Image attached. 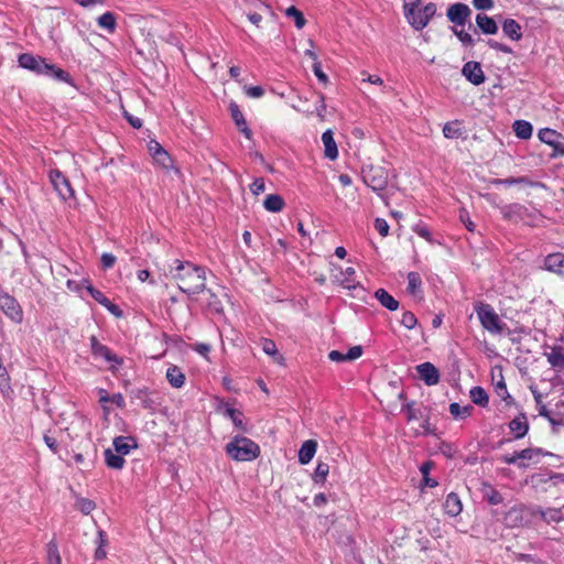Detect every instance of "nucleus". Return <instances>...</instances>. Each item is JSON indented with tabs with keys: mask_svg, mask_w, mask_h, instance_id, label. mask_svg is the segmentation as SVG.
<instances>
[{
	"mask_svg": "<svg viewBox=\"0 0 564 564\" xmlns=\"http://www.w3.org/2000/svg\"><path fill=\"white\" fill-rule=\"evenodd\" d=\"M250 191L254 195H260L265 191V183L264 180L259 177L253 181V183L250 185Z\"/></svg>",
	"mask_w": 564,
	"mask_h": 564,
	"instance_id": "nucleus-63",
	"label": "nucleus"
},
{
	"mask_svg": "<svg viewBox=\"0 0 564 564\" xmlns=\"http://www.w3.org/2000/svg\"><path fill=\"white\" fill-rule=\"evenodd\" d=\"M544 267L547 271L558 274L564 273V253L557 252L549 254L544 260Z\"/></svg>",
	"mask_w": 564,
	"mask_h": 564,
	"instance_id": "nucleus-20",
	"label": "nucleus"
},
{
	"mask_svg": "<svg viewBox=\"0 0 564 564\" xmlns=\"http://www.w3.org/2000/svg\"><path fill=\"white\" fill-rule=\"evenodd\" d=\"M509 430L514 438H522L529 431L528 419L524 414H519L509 423Z\"/></svg>",
	"mask_w": 564,
	"mask_h": 564,
	"instance_id": "nucleus-17",
	"label": "nucleus"
},
{
	"mask_svg": "<svg viewBox=\"0 0 564 564\" xmlns=\"http://www.w3.org/2000/svg\"><path fill=\"white\" fill-rule=\"evenodd\" d=\"M401 324L408 329H413L417 324V318L412 312H404L401 318Z\"/></svg>",
	"mask_w": 564,
	"mask_h": 564,
	"instance_id": "nucleus-57",
	"label": "nucleus"
},
{
	"mask_svg": "<svg viewBox=\"0 0 564 564\" xmlns=\"http://www.w3.org/2000/svg\"><path fill=\"white\" fill-rule=\"evenodd\" d=\"M97 23L99 28L113 33L117 26L116 15L110 11L105 12L97 19Z\"/></svg>",
	"mask_w": 564,
	"mask_h": 564,
	"instance_id": "nucleus-34",
	"label": "nucleus"
},
{
	"mask_svg": "<svg viewBox=\"0 0 564 564\" xmlns=\"http://www.w3.org/2000/svg\"><path fill=\"white\" fill-rule=\"evenodd\" d=\"M463 76L473 85L479 86L485 83V73L478 62H467L462 68Z\"/></svg>",
	"mask_w": 564,
	"mask_h": 564,
	"instance_id": "nucleus-13",
	"label": "nucleus"
},
{
	"mask_svg": "<svg viewBox=\"0 0 564 564\" xmlns=\"http://www.w3.org/2000/svg\"><path fill=\"white\" fill-rule=\"evenodd\" d=\"M513 131L518 138L527 140L531 138L533 128L532 124L525 120H517L513 123Z\"/></svg>",
	"mask_w": 564,
	"mask_h": 564,
	"instance_id": "nucleus-33",
	"label": "nucleus"
},
{
	"mask_svg": "<svg viewBox=\"0 0 564 564\" xmlns=\"http://www.w3.org/2000/svg\"><path fill=\"white\" fill-rule=\"evenodd\" d=\"M169 272L171 278L177 282L178 289L183 293L196 295L206 288V271L204 267L189 261L174 260Z\"/></svg>",
	"mask_w": 564,
	"mask_h": 564,
	"instance_id": "nucleus-1",
	"label": "nucleus"
},
{
	"mask_svg": "<svg viewBox=\"0 0 564 564\" xmlns=\"http://www.w3.org/2000/svg\"><path fill=\"white\" fill-rule=\"evenodd\" d=\"M471 14L470 8L462 2L453 3L446 11L447 19L456 26H464Z\"/></svg>",
	"mask_w": 564,
	"mask_h": 564,
	"instance_id": "nucleus-9",
	"label": "nucleus"
},
{
	"mask_svg": "<svg viewBox=\"0 0 564 564\" xmlns=\"http://www.w3.org/2000/svg\"><path fill=\"white\" fill-rule=\"evenodd\" d=\"M18 62L22 68L29 69L37 75H45L52 70L51 64L47 63L45 58L30 53L19 55Z\"/></svg>",
	"mask_w": 564,
	"mask_h": 564,
	"instance_id": "nucleus-8",
	"label": "nucleus"
},
{
	"mask_svg": "<svg viewBox=\"0 0 564 564\" xmlns=\"http://www.w3.org/2000/svg\"><path fill=\"white\" fill-rule=\"evenodd\" d=\"M495 391L496 393L502 399V400H507L508 398H510V394L508 393V390H507V386H506V382L503 380V378H501L495 386Z\"/></svg>",
	"mask_w": 564,
	"mask_h": 564,
	"instance_id": "nucleus-62",
	"label": "nucleus"
},
{
	"mask_svg": "<svg viewBox=\"0 0 564 564\" xmlns=\"http://www.w3.org/2000/svg\"><path fill=\"white\" fill-rule=\"evenodd\" d=\"M262 350L267 355L274 357L278 361L283 360L282 356L279 355L275 343L271 339L265 338L262 340Z\"/></svg>",
	"mask_w": 564,
	"mask_h": 564,
	"instance_id": "nucleus-47",
	"label": "nucleus"
},
{
	"mask_svg": "<svg viewBox=\"0 0 564 564\" xmlns=\"http://www.w3.org/2000/svg\"><path fill=\"white\" fill-rule=\"evenodd\" d=\"M97 542H98V547L95 552V558L102 560L106 557V551H105L104 546L107 544V535L104 531L98 532Z\"/></svg>",
	"mask_w": 564,
	"mask_h": 564,
	"instance_id": "nucleus-50",
	"label": "nucleus"
},
{
	"mask_svg": "<svg viewBox=\"0 0 564 564\" xmlns=\"http://www.w3.org/2000/svg\"><path fill=\"white\" fill-rule=\"evenodd\" d=\"M469 397L471 401L479 406L486 408L488 405V394L481 387H473L469 391Z\"/></svg>",
	"mask_w": 564,
	"mask_h": 564,
	"instance_id": "nucleus-35",
	"label": "nucleus"
},
{
	"mask_svg": "<svg viewBox=\"0 0 564 564\" xmlns=\"http://www.w3.org/2000/svg\"><path fill=\"white\" fill-rule=\"evenodd\" d=\"M452 31L458 37V40L463 43V45L474 46L475 41L469 33L465 32L464 30H458L457 28H452Z\"/></svg>",
	"mask_w": 564,
	"mask_h": 564,
	"instance_id": "nucleus-52",
	"label": "nucleus"
},
{
	"mask_svg": "<svg viewBox=\"0 0 564 564\" xmlns=\"http://www.w3.org/2000/svg\"><path fill=\"white\" fill-rule=\"evenodd\" d=\"M522 508L513 507L511 508L505 518V521L510 527H518L522 523Z\"/></svg>",
	"mask_w": 564,
	"mask_h": 564,
	"instance_id": "nucleus-42",
	"label": "nucleus"
},
{
	"mask_svg": "<svg viewBox=\"0 0 564 564\" xmlns=\"http://www.w3.org/2000/svg\"><path fill=\"white\" fill-rule=\"evenodd\" d=\"M226 454L237 462H250L260 455L259 445L245 436H235L225 447Z\"/></svg>",
	"mask_w": 564,
	"mask_h": 564,
	"instance_id": "nucleus-2",
	"label": "nucleus"
},
{
	"mask_svg": "<svg viewBox=\"0 0 564 564\" xmlns=\"http://www.w3.org/2000/svg\"><path fill=\"white\" fill-rule=\"evenodd\" d=\"M46 552H47V562L48 561H59L61 560V555H59V551H58V546H57V543L52 540L47 543L46 545Z\"/></svg>",
	"mask_w": 564,
	"mask_h": 564,
	"instance_id": "nucleus-54",
	"label": "nucleus"
},
{
	"mask_svg": "<svg viewBox=\"0 0 564 564\" xmlns=\"http://www.w3.org/2000/svg\"><path fill=\"white\" fill-rule=\"evenodd\" d=\"M0 392L3 398H11L13 390L10 384V377L8 373H0Z\"/></svg>",
	"mask_w": 564,
	"mask_h": 564,
	"instance_id": "nucleus-48",
	"label": "nucleus"
},
{
	"mask_svg": "<svg viewBox=\"0 0 564 564\" xmlns=\"http://www.w3.org/2000/svg\"><path fill=\"white\" fill-rule=\"evenodd\" d=\"M322 141L325 147V156L332 161L336 160L338 156V149L332 130H326L323 132Z\"/></svg>",
	"mask_w": 564,
	"mask_h": 564,
	"instance_id": "nucleus-24",
	"label": "nucleus"
},
{
	"mask_svg": "<svg viewBox=\"0 0 564 564\" xmlns=\"http://www.w3.org/2000/svg\"><path fill=\"white\" fill-rule=\"evenodd\" d=\"M420 379L426 386H435L440 382V371L430 361L422 362L415 367Z\"/></svg>",
	"mask_w": 564,
	"mask_h": 564,
	"instance_id": "nucleus-14",
	"label": "nucleus"
},
{
	"mask_svg": "<svg viewBox=\"0 0 564 564\" xmlns=\"http://www.w3.org/2000/svg\"><path fill=\"white\" fill-rule=\"evenodd\" d=\"M112 445L115 452L123 456L138 446L135 438L132 436H117L113 438Z\"/></svg>",
	"mask_w": 564,
	"mask_h": 564,
	"instance_id": "nucleus-18",
	"label": "nucleus"
},
{
	"mask_svg": "<svg viewBox=\"0 0 564 564\" xmlns=\"http://www.w3.org/2000/svg\"><path fill=\"white\" fill-rule=\"evenodd\" d=\"M503 34L512 41L522 39V28L514 19H506L502 23Z\"/></svg>",
	"mask_w": 564,
	"mask_h": 564,
	"instance_id": "nucleus-22",
	"label": "nucleus"
},
{
	"mask_svg": "<svg viewBox=\"0 0 564 564\" xmlns=\"http://www.w3.org/2000/svg\"><path fill=\"white\" fill-rule=\"evenodd\" d=\"M532 516H540L541 519L546 523H558L564 520V514L560 508H546L534 507L532 509Z\"/></svg>",
	"mask_w": 564,
	"mask_h": 564,
	"instance_id": "nucleus-16",
	"label": "nucleus"
},
{
	"mask_svg": "<svg viewBox=\"0 0 564 564\" xmlns=\"http://www.w3.org/2000/svg\"><path fill=\"white\" fill-rule=\"evenodd\" d=\"M473 410H474L473 405L462 406L457 402H453L449 404V413L456 420H463V419L468 417L471 414Z\"/></svg>",
	"mask_w": 564,
	"mask_h": 564,
	"instance_id": "nucleus-37",
	"label": "nucleus"
},
{
	"mask_svg": "<svg viewBox=\"0 0 564 564\" xmlns=\"http://www.w3.org/2000/svg\"><path fill=\"white\" fill-rule=\"evenodd\" d=\"M484 498L489 505L497 506L503 501L501 494L490 485H484Z\"/></svg>",
	"mask_w": 564,
	"mask_h": 564,
	"instance_id": "nucleus-40",
	"label": "nucleus"
},
{
	"mask_svg": "<svg viewBox=\"0 0 564 564\" xmlns=\"http://www.w3.org/2000/svg\"><path fill=\"white\" fill-rule=\"evenodd\" d=\"M285 14L286 17L292 18L294 20V24L297 29L304 28L306 20L303 13L297 8H295L294 6L289 7L285 10Z\"/></svg>",
	"mask_w": 564,
	"mask_h": 564,
	"instance_id": "nucleus-43",
	"label": "nucleus"
},
{
	"mask_svg": "<svg viewBox=\"0 0 564 564\" xmlns=\"http://www.w3.org/2000/svg\"><path fill=\"white\" fill-rule=\"evenodd\" d=\"M48 177L61 199L66 202L74 197V189L69 180L59 170H51Z\"/></svg>",
	"mask_w": 564,
	"mask_h": 564,
	"instance_id": "nucleus-7",
	"label": "nucleus"
},
{
	"mask_svg": "<svg viewBox=\"0 0 564 564\" xmlns=\"http://www.w3.org/2000/svg\"><path fill=\"white\" fill-rule=\"evenodd\" d=\"M361 177L364 183L378 194L386 189L389 182L388 171L382 166H364Z\"/></svg>",
	"mask_w": 564,
	"mask_h": 564,
	"instance_id": "nucleus-4",
	"label": "nucleus"
},
{
	"mask_svg": "<svg viewBox=\"0 0 564 564\" xmlns=\"http://www.w3.org/2000/svg\"><path fill=\"white\" fill-rule=\"evenodd\" d=\"M312 70L314 73V75L317 77V79L321 82V83H327L328 80V77L327 75L322 70V65L319 62H316V63H313L312 65Z\"/></svg>",
	"mask_w": 564,
	"mask_h": 564,
	"instance_id": "nucleus-64",
	"label": "nucleus"
},
{
	"mask_svg": "<svg viewBox=\"0 0 564 564\" xmlns=\"http://www.w3.org/2000/svg\"><path fill=\"white\" fill-rule=\"evenodd\" d=\"M547 362L553 368H564V348L562 346H554L549 352H545Z\"/></svg>",
	"mask_w": 564,
	"mask_h": 564,
	"instance_id": "nucleus-26",
	"label": "nucleus"
},
{
	"mask_svg": "<svg viewBox=\"0 0 564 564\" xmlns=\"http://www.w3.org/2000/svg\"><path fill=\"white\" fill-rule=\"evenodd\" d=\"M87 291L96 302L106 307L108 312H110L113 316H122V311L120 307L113 304L101 291L97 290L93 285H88Z\"/></svg>",
	"mask_w": 564,
	"mask_h": 564,
	"instance_id": "nucleus-15",
	"label": "nucleus"
},
{
	"mask_svg": "<svg viewBox=\"0 0 564 564\" xmlns=\"http://www.w3.org/2000/svg\"><path fill=\"white\" fill-rule=\"evenodd\" d=\"M153 160L158 165L165 170L173 167V160L166 151L160 152L159 154L154 155Z\"/></svg>",
	"mask_w": 564,
	"mask_h": 564,
	"instance_id": "nucleus-49",
	"label": "nucleus"
},
{
	"mask_svg": "<svg viewBox=\"0 0 564 564\" xmlns=\"http://www.w3.org/2000/svg\"><path fill=\"white\" fill-rule=\"evenodd\" d=\"M356 271L352 267H348L345 270H340V275L336 276L337 281L346 289H356L352 276Z\"/></svg>",
	"mask_w": 564,
	"mask_h": 564,
	"instance_id": "nucleus-39",
	"label": "nucleus"
},
{
	"mask_svg": "<svg viewBox=\"0 0 564 564\" xmlns=\"http://www.w3.org/2000/svg\"><path fill=\"white\" fill-rule=\"evenodd\" d=\"M422 0H403V13L405 19L420 8Z\"/></svg>",
	"mask_w": 564,
	"mask_h": 564,
	"instance_id": "nucleus-53",
	"label": "nucleus"
},
{
	"mask_svg": "<svg viewBox=\"0 0 564 564\" xmlns=\"http://www.w3.org/2000/svg\"><path fill=\"white\" fill-rule=\"evenodd\" d=\"M100 262L104 270L111 269L116 263V257L112 253L105 252L101 254Z\"/></svg>",
	"mask_w": 564,
	"mask_h": 564,
	"instance_id": "nucleus-60",
	"label": "nucleus"
},
{
	"mask_svg": "<svg viewBox=\"0 0 564 564\" xmlns=\"http://www.w3.org/2000/svg\"><path fill=\"white\" fill-rule=\"evenodd\" d=\"M496 184H503L507 186L516 185V184H527L530 186L539 185V183H534L530 181L528 177H508V178H499L495 181Z\"/></svg>",
	"mask_w": 564,
	"mask_h": 564,
	"instance_id": "nucleus-45",
	"label": "nucleus"
},
{
	"mask_svg": "<svg viewBox=\"0 0 564 564\" xmlns=\"http://www.w3.org/2000/svg\"><path fill=\"white\" fill-rule=\"evenodd\" d=\"M544 453L541 448H525L518 452V457H520V462L532 460L538 463L540 457L543 456Z\"/></svg>",
	"mask_w": 564,
	"mask_h": 564,
	"instance_id": "nucleus-41",
	"label": "nucleus"
},
{
	"mask_svg": "<svg viewBox=\"0 0 564 564\" xmlns=\"http://www.w3.org/2000/svg\"><path fill=\"white\" fill-rule=\"evenodd\" d=\"M412 230L420 236L421 238L425 239L430 243H434L435 240L432 236V232L430 231L429 227L424 223H417L412 227Z\"/></svg>",
	"mask_w": 564,
	"mask_h": 564,
	"instance_id": "nucleus-46",
	"label": "nucleus"
},
{
	"mask_svg": "<svg viewBox=\"0 0 564 564\" xmlns=\"http://www.w3.org/2000/svg\"><path fill=\"white\" fill-rule=\"evenodd\" d=\"M220 408L224 409V415L230 419L238 430L243 432L247 431L246 424L243 422V413L241 411L231 408L228 403L221 404Z\"/></svg>",
	"mask_w": 564,
	"mask_h": 564,
	"instance_id": "nucleus-23",
	"label": "nucleus"
},
{
	"mask_svg": "<svg viewBox=\"0 0 564 564\" xmlns=\"http://www.w3.org/2000/svg\"><path fill=\"white\" fill-rule=\"evenodd\" d=\"M166 379L169 383L176 389H180L185 384V375L177 366L167 368Z\"/></svg>",
	"mask_w": 564,
	"mask_h": 564,
	"instance_id": "nucleus-29",
	"label": "nucleus"
},
{
	"mask_svg": "<svg viewBox=\"0 0 564 564\" xmlns=\"http://www.w3.org/2000/svg\"><path fill=\"white\" fill-rule=\"evenodd\" d=\"M476 24L484 34H496L498 32V24L487 14L479 13L476 15Z\"/></svg>",
	"mask_w": 564,
	"mask_h": 564,
	"instance_id": "nucleus-25",
	"label": "nucleus"
},
{
	"mask_svg": "<svg viewBox=\"0 0 564 564\" xmlns=\"http://www.w3.org/2000/svg\"><path fill=\"white\" fill-rule=\"evenodd\" d=\"M230 115L232 120L235 121L237 127H241L246 123V119L243 117V113L239 109V106L237 104H230L229 106Z\"/></svg>",
	"mask_w": 564,
	"mask_h": 564,
	"instance_id": "nucleus-51",
	"label": "nucleus"
},
{
	"mask_svg": "<svg viewBox=\"0 0 564 564\" xmlns=\"http://www.w3.org/2000/svg\"><path fill=\"white\" fill-rule=\"evenodd\" d=\"M375 297L383 307H386L389 311H397L399 307V302L384 289H378L375 292Z\"/></svg>",
	"mask_w": 564,
	"mask_h": 564,
	"instance_id": "nucleus-27",
	"label": "nucleus"
},
{
	"mask_svg": "<svg viewBox=\"0 0 564 564\" xmlns=\"http://www.w3.org/2000/svg\"><path fill=\"white\" fill-rule=\"evenodd\" d=\"M51 67H52V70L46 73L45 76L53 77L58 82H63V83H67V84L72 83V78L66 70L56 67L54 64H51Z\"/></svg>",
	"mask_w": 564,
	"mask_h": 564,
	"instance_id": "nucleus-44",
	"label": "nucleus"
},
{
	"mask_svg": "<svg viewBox=\"0 0 564 564\" xmlns=\"http://www.w3.org/2000/svg\"><path fill=\"white\" fill-rule=\"evenodd\" d=\"M500 459L508 465H517L519 468L528 467L527 463L520 462V457H518V452H514L512 455H503L501 456Z\"/></svg>",
	"mask_w": 564,
	"mask_h": 564,
	"instance_id": "nucleus-55",
	"label": "nucleus"
},
{
	"mask_svg": "<svg viewBox=\"0 0 564 564\" xmlns=\"http://www.w3.org/2000/svg\"><path fill=\"white\" fill-rule=\"evenodd\" d=\"M104 456H105L106 465L109 468L117 469V470L123 468L124 463H126V460L123 458V455H120L117 452H115V451H112L110 448H107L104 452Z\"/></svg>",
	"mask_w": 564,
	"mask_h": 564,
	"instance_id": "nucleus-30",
	"label": "nucleus"
},
{
	"mask_svg": "<svg viewBox=\"0 0 564 564\" xmlns=\"http://www.w3.org/2000/svg\"><path fill=\"white\" fill-rule=\"evenodd\" d=\"M316 449H317L316 441H314V440L305 441L299 451L300 464H302V465L308 464L313 459V457L316 453Z\"/></svg>",
	"mask_w": 564,
	"mask_h": 564,
	"instance_id": "nucleus-21",
	"label": "nucleus"
},
{
	"mask_svg": "<svg viewBox=\"0 0 564 564\" xmlns=\"http://www.w3.org/2000/svg\"><path fill=\"white\" fill-rule=\"evenodd\" d=\"M539 139L549 145L558 154H564V137L555 130L544 128L539 131Z\"/></svg>",
	"mask_w": 564,
	"mask_h": 564,
	"instance_id": "nucleus-12",
	"label": "nucleus"
},
{
	"mask_svg": "<svg viewBox=\"0 0 564 564\" xmlns=\"http://www.w3.org/2000/svg\"><path fill=\"white\" fill-rule=\"evenodd\" d=\"M134 399L139 400L144 409H152L154 401L151 399V392L148 388H140L132 391Z\"/></svg>",
	"mask_w": 564,
	"mask_h": 564,
	"instance_id": "nucleus-36",
	"label": "nucleus"
},
{
	"mask_svg": "<svg viewBox=\"0 0 564 564\" xmlns=\"http://www.w3.org/2000/svg\"><path fill=\"white\" fill-rule=\"evenodd\" d=\"M475 312L481 326L491 334H501L505 323L500 319L494 307L487 303H477Z\"/></svg>",
	"mask_w": 564,
	"mask_h": 564,
	"instance_id": "nucleus-3",
	"label": "nucleus"
},
{
	"mask_svg": "<svg viewBox=\"0 0 564 564\" xmlns=\"http://www.w3.org/2000/svg\"><path fill=\"white\" fill-rule=\"evenodd\" d=\"M284 199L278 194H270L265 197L263 206L268 212L279 213L284 207Z\"/></svg>",
	"mask_w": 564,
	"mask_h": 564,
	"instance_id": "nucleus-32",
	"label": "nucleus"
},
{
	"mask_svg": "<svg viewBox=\"0 0 564 564\" xmlns=\"http://www.w3.org/2000/svg\"><path fill=\"white\" fill-rule=\"evenodd\" d=\"M329 474V465L324 462H318L312 479L315 484L324 485L326 482L327 476Z\"/></svg>",
	"mask_w": 564,
	"mask_h": 564,
	"instance_id": "nucleus-38",
	"label": "nucleus"
},
{
	"mask_svg": "<svg viewBox=\"0 0 564 564\" xmlns=\"http://www.w3.org/2000/svg\"><path fill=\"white\" fill-rule=\"evenodd\" d=\"M90 348L94 357L102 358L113 366H121L123 360L115 355L106 345L98 341L95 336L90 337Z\"/></svg>",
	"mask_w": 564,
	"mask_h": 564,
	"instance_id": "nucleus-11",
	"label": "nucleus"
},
{
	"mask_svg": "<svg viewBox=\"0 0 564 564\" xmlns=\"http://www.w3.org/2000/svg\"><path fill=\"white\" fill-rule=\"evenodd\" d=\"M77 506H78V509L84 513V514H89L96 507L95 502L89 500V499H86V498H83L80 499L78 502H77Z\"/></svg>",
	"mask_w": 564,
	"mask_h": 564,
	"instance_id": "nucleus-58",
	"label": "nucleus"
},
{
	"mask_svg": "<svg viewBox=\"0 0 564 564\" xmlns=\"http://www.w3.org/2000/svg\"><path fill=\"white\" fill-rule=\"evenodd\" d=\"M245 93L250 98H260L264 95V89L261 86H246Z\"/></svg>",
	"mask_w": 564,
	"mask_h": 564,
	"instance_id": "nucleus-61",
	"label": "nucleus"
},
{
	"mask_svg": "<svg viewBox=\"0 0 564 564\" xmlns=\"http://www.w3.org/2000/svg\"><path fill=\"white\" fill-rule=\"evenodd\" d=\"M463 510V503L457 494L451 492L446 496L444 511L449 517H457Z\"/></svg>",
	"mask_w": 564,
	"mask_h": 564,
	"instance_id": "nucleus-19",
	"label": "nucleus"
},
{
	"mask_svg": "<svg viewBox=\"0 0 564 564\" xmlns=\"http://www.w3.org/2000/svg\"><path fill=\"white\" fill-rule=\"evenodd\" d=\"M0 310L14 324L23 321V310L18 300L7 292L0 293Z\"/></svg>",
	"mask_w": 564,
	"mask_h": 564,
	"instance_id": "nucleus-5",
	"label": "nucleus"
},
{
	"mask_svg": "<svg viewBox=\"0 0 564 564\" xmlns=\"http://www.w3.org/2000/svg\"><path fill=\"white\" fill-rule=\"evenodd\" d=\"M375 228L379 232L380 236L386 237L389 234V225L386 219L383 218H376L375 220Z\"/></svg>",
	"mask_w": 564,
	"mask_h": 564,
	"instance_id": "nucleus-59",
	"label": "nucleus"
},
{
	"mask_svg": "<svg viewBox=\"0 0 564 564\" xmlns=\"http://www.w3.org/2000/svg\"><path fill=\"white\" fill-rule=\"evenodd\" d=\"M408 292L413 296L422 297V279L417 272L408 273Z\"/></svg>",
	"mask_w": 564,
	"mask_h": 564,
	"instance_id": "nucleus-31",
	"label": "nucleus"
},
{
	"mask_svg": "<svg viewBox=\"0 0 564 564\" xmlns=\"http://www.w3.org/2000/svg\"><path fill=\"white\" fill-rule=\"evenodd\" d=\"M500 213L502 217L511 223H521L525 221L529 216V209L519 203H512L505 205L500 208Z\"/></svg>",
	"mask_w": 564,
	"mask_h": 564,
	"instance_id": "nucleus-10",
	"label": "nucleus"
},
{
	"mask_svg": "<svg viewBox=\"0 0 564 564\" xmlns=\"http://www.w3.org/2000/svg\"><path fill=\"white\" fill-rule=\"evenodd\" d=\"M436 10V4L434 2H430L423 8L416 9V11H414L413 14L406 19V21L414 30L421 31L435 15Z\"/></svg>",
	"mask_w": 564,
	"mask_h": 564,
	"instance_id": "nucleus-6",
	"label": "nucleus"
},
{
	"mask_svg": "<svg viewBox=\"0 0 564 564\" xmlns=\"http://www.w3.org/2000/svg\"><path fill=\"white\" fill-rule=\"evenodd\" d=\"M459 220L464 224L465 228L470 231V232H474L475 231V224L471 221L470 217H469V213L467 212L466 208H460L459 209Z\"/></svg>",
	"mask_w": 564,
	"mask_h": 564,
	"instance_id": "nucleus-56",
	"label": "nucleus"
},
{
	"mask_svg": "<svg viewBox=\"0 0 564 564\" xmlns=\"http://www.w3.org/2000/svg\"><path fill=\"white\" fill-rule=\"evenodd\" d=\"M443 134L447 139H458L463 137L464 129L460 120L448 121L443 126Z\"/></svg>",
	"mask_w": 564,
	"mask_h": 564,
	"instance_id": "nucleus-28",
	"label": "nucleus"
}]
</instances>
